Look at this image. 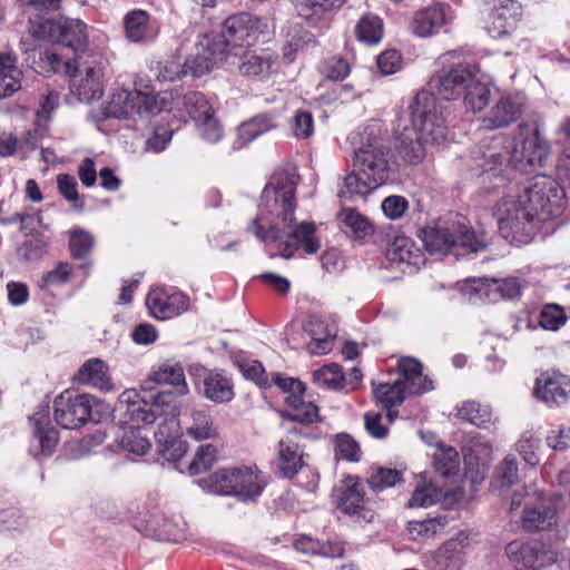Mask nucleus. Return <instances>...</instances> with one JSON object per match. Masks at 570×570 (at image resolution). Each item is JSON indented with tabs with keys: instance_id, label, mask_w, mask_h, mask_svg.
Here are the masks:
<instances>
[{
	"instance_id": "8fccbe9b",
	"label": "nucleus",
	"mask_w": 570,
	"mask_h": 570,
	"mask_svg": "<svg viewBox=\"0 0 570 570\" xmlns=\"http://www.w3.org/2000/svg\"><path fill=\"white\" fill-rule=\"evenodd\" d=\"M274 126L272 118L268 116H257L249 121L243 122L237 129V135L244 144H247L271 130Z\"/></svg>"
},
{
	"instance_id": "aec40b11",
	"label": "nucleus",
	"mask_w": 570,
	"mask_h": 570,
	"mask_svg": "<svg viewBox=\"0 0 570 570\" xmlns=\"http://www.w3.org/2000/svg\"><path fill=\"white\" fill-rule=\"evenodd\" d=\"M188 304V298L183 293H170L164 288H154L146 297L150 314L158 320H169L180 315L187 311Z\"/></svg>"
},
{
	"instance_id": "0eeeda50",
	"label": "nucleus",
	"mask_w": 570,
	"mask_h": 570,
	"mask_svg": "<svg viewBox=\"0 0 570 570\" xmlns=\"http://www.w3.org/2000/svg\"><path fill=\"white\" fill-rule=\"evenodd\" d=\"M501 235L518 245L529 243L540 229V224L520 195L504 196L494 206Z\"/></svg>"
},
{
	"instance_id": "4468645a",
	"label": "nucleus",
	"mask_w": 570,
	"mask_h": 570,
	"mask_svg": "<svg viewBox=\"0 0 570 570\" xmlns=\"http://www.w3.org/2000/svg\"><path fill=\"white\" fill-rule=\"evenodd\" d=\"M476 70L469 65H456L449 69L443 67L429 82L431 92L444 100H455L463 95Z\"/></svg>"
},
{
	"instance_id": "37998d69",
	"label": "nucleus",
	"mask_w": 570,
	"mask_h": 570,
	"mask_svg": "<svg viewBox=\"0 0 570 570\" xmlns=\"http://www.w3.org/2000/svg\"><path fill=\"white\" fill-rule=\"evenodd\" d=\"M340 219L345 228L356 238H364L373 232L367 218L355 209L343 208L340 213Z\"/></svg>"
},
{
	"instance_id": "6e6552de",
	"label": "nucleus",
	"mask_w": 570,
	"mask_h": 570,
	"mask_svg": "<svg viewBox=\"0 0 570 570\" xmlns=\"http://www.w3.org/2000/svg\"><path fill=\"white\" fill-rule=\"evenodd\" d=\"M166 95L155 94L149 85L135 81V90H115L104 106L107 118H128L134 115L148 117L166 108Z\"/></svg>"
},
{
	"instance_id": "09e8293b",
	"label": "nucleus",
	"mask_w": 570,
	"mask_h": 570,
	"mask_svg": "<svg viewBox=\"0 0 570 570\" xmlns=\"http://www.w3.org/2000/svg\"><path fill=\"white\" fill-rule=\"evenodd\" d=\"M35 440L43 455L53 452L58 442V432L49 425L45 417L35 420Z\"/></svg>"
},
{
	"instance_id": "f257e3e1",
	"label": "nucleus",
	"mask_w": 570,
	"mask_h": 570,
	"mask_svg": "<svg viewBox=\"0 0 570 570\" xmlns=\"http://www.w3.org/2000/svg\"><path fill=\"white\" fill-rule=\"evenodd\" d=\"M295 188L293 175L275 174L263 190L259 214L248 226V230L262 242H279V255L286 259L293 257L299 246L309 255L321 248L314 223L293 225Z\"/></svg>"
},
{
	"instance_id": "c03bdc74",
	"label": "nucleus",
	"mask_w": 570,
	"mask_h": 570,
	"mask_svg": "<svg viewBox=\"0 0 570 570\" xmlns=\"http://www.w3.org/2000/svg\"><path fill=\"white\" fill-rule=\"evenodd\" d=\"M61 21L41 16L30 17V33L33 38L58 42Z\"/></svg>"
},
{
	"instance_id": "603ef678",
	"label": "nucleus",
	"mask_w": 570,
	"mask_h": 570,
	"mask_svg": "<svg viewBox=\"0 0 570 570\" xmlns=\"http://www.w3.org/2000/svg\"><path fill=\"white\" fill-rule=\"evenodd\" d=\"M181 104L184 109L195 121H199V119L213 111L206 97L198 91H190L184 95Z\"/></svg>"
},
{
	"instance_id": "4be33fe9",
	"label": "nucleus",
	"mask_w": 570,
	"mask_h": 570,
	"mask_svg": "<svg viewBox=\"0 0 570 570\" xmlns=\"http://www.w3.org/2000/svg\"><path fill=\"white\" fill-rule=\"evenodd\" d=\"M535 395L549 406H559L570 399V377L559 372H546L535 381Z\"/></svg>"
},
{
	"instance_id": "e433bc0d",
	"label": "nucleus",
	"mask_w": 570,
	"mask_h": 570,
	"mask_svg": "<svg viewBox=\"0 0 570 570\" xmlns=\"http://www.w3.org/2000/svg\"><path fill=\"white\" fill-rule=\"evenodd\" d=\"M204 392L207 399L216 403L229 402L234 396L229 380L218 372H210L205 376Z\"/></svg>"
},
{
	"instance_id": "39448f33",
	"label": "nucleus",
	"mask_w": 570,
	"mask_h": 570,
	"mask_svg": "<svg viewBox=\"0 0 570 570\" xmlns=\"http://www.w3.org/2000/svg\"><path fill=\"white\" fill-rule=\"evenodd\" d=\"M353 170L344 178L340 197L365 196L387 178L389 163L381 145L368 144L354 153Z\"/></svg>"
},
{
	"instance_id": "6ab92c4d",
	"label": "nucleus",
	"mask_w": 570,
	"mask_h": 570,
	"mask_svg": "<svg viewBox=\"0 0 570 570\" xmlns=\"http://www.w3.org/2000/svg\"><path fill=\"white\" fill-rule=\"evenodd\" d=\"M307 435L301 426L287 429V435L282 438L277 444V462L282 474L286 478H293L304 465V453L301 445L296 442L297 436Z\"/></svg>"
},
{
	"instance_id": "2f4dec72",
	"label": "nucleus",
	"mask_w": 570,
	"mask_h": 570,
	"mask_svg": "<svg viewBox=\"0 0 570 570\" xmlns=\"http://www.w3.org/2000/svg\"><path fill=\"white\" fill-rule=\"evenodd\" d=\"M387 257L392 263H406L411 266L424 264L425 258L415 247L412 239L405 236L396 237L387 249Z\"/></svg>"
},
{
	"instance_id": "c756f323",
	"label": "nucleus",
	"mask_w": 570,
	"mask_h": 570,
	"mask_svg": "<svg viewBox=\"0 0 570 570\" xmlns=\"http://www.w3.org/2000/svg\"><path fill=\"white\" fill-rule=\"evenodd\" d=\"M11 52L0 53V99L13 95L21 88V71Z\"/></svg>"
},
{
	"instance_id": "393cba45",
	"label": "nucleus",
	"mask_w": 570,
	"mask_h": 570,
	"mask_svg": "<svg viewBox=\"0 0 570 570\" xmlns=\"http://www.w3.org/2000/svg\"><path fill=\"white\" fill-rule=\"evenodd\" d=\"M520 17V3L514 0H503L490 16V22L487 27L488 32L494 39L511 35L515 30Z\"/></svg>"
},
{
	"instance_id": "1a4fd4ad",
	"label": "nucleus",
	"mask_w": 570,
	"mask_h": 570,
	"mask_svg": "<svg viewBox=\"0 0 570 570\" xmlns=\"http://www.w3.org/2000/svg\"><path fill=\"white\" fill-rule=\"evenodd\" d=\"M204 488L220 495H234L246 502L258 498L264 490V481L250 468L222 469L203 480Z\"/></svg>"
},
{
	"instance_id": "f03ea898",
	"label": "nucleus",
	"mask_w": 570,
	"mask_h": 570,
	"mask_svg": "<svg viewBox=\"0 0 570 570\" xmlns=\"http://www.w3.org/2000/svg\"><path fill=\"white\" fill-rule=\"evenodd\" d=\"M412 127L396 131L395 148L407 163H420L425 155L424 145H439L446 138L448 127L438 109L433 92L422 90L415 95L411 105Z\"/></svg>"
},
{
	"instance_id": "ddd939ff",
	"label": "nucleus",
	"mask_w": 570,
	"mask_h": 570,
	"mask_svg": "<svg viewBox=\"0 0 570 570\" xmlns=\"http://www.w3.org/2000/svg\"><path fill=\"white\" fill-rule=\"evenodd\" d=\"M91 397L66 391L56 397L53 416L63 429H77L91 419Z\"/></svg>"
},
{
	"instance_id": "412c9836",
	"label": "nucleus",
	"mask_w": 570,
	"mask_h": 570,
	"mask_svg": "<svg viewBox=\"0 0 570 570\" xmlns=\"http://www.w3.org/2000/svg\"><path fill=\"white\" fill-rule=\"evenodd\" d=\"M523 105L524 98L521 95L501 96L483 116V127L487 129H498L511 125L520 117Z\"/></svg>"
},
{
	"instance_id": "58836bf2",
	"label": "nucleus",
	"mask_w": 570,
	"mask_h": 570,
	"mask_svg": "<svg viewBox=\"0 0 570 570\" xmlns=\"http://www.w3.org/2000/svg\"><path fill=\"white\" fill-rule=\"evenodd\" d=\"M463 94L465 107L476 112L489 104L491 90L488 83L480 80L476 70Z\"/></svg>"
},
{
	"instance_id": "4d7b16f0",
	"label": "nucleus",
	"mask_w": 570,
	"mask_h": 570,
	"mask_svg": "<svg viewBox=\"0 0 570 570\" xmlns=\"http://www.w3.org/2000/svg\"><path fill=\"white\" fill-rule=\"evenodd\" d=\"M433 463L443 476H448L455 472L459 465V454L451 446H440L433 454Z\"/></svg>"
},
{
	"instance_id": "5701e85b",
	"label": "nucleus",
	"mask_w": 570,
	"mask_h": 570,
	"mask_svg": "<svg viewBox=\"0 0 570 570\" xmlns=\"http://www.w3.org/2000/svg\"><path fill=\"white\" fill-rule=\"evenodd\" d=\"M194 52L196 57L204 58V65H198L195 69L197 73H207L214 68L229 59L226 41L219 35H204L195 43Z\"/></svg>"
},
{
	"instance_id": "338daca9",
	"label": "nucleus",
	"mask_w": 570,
	"mask_h": 570,
	"mask_svg": "<svg viewBox=\"0 0 570 570\" xmlns=\"http://www.w3.org/2000/svg\"><path fill=\"white\" fill-rule=\"evenodd\" d=\"M547 444L554 451H564L570 448V425H559L551 429L546 438Z\"/></svg>"
},
{
	"instance_id": "cd10ccee",
	"label": "nucleus",
	"mask_w": 570,
	"mask_h": 570,
	"mask_svg": "<svg viewBox=\"0 0 570 570\" xmlns=\"http://www.w3.org/2000/svg\"><path fill=\"white\" fill-rule=\"evenodd\" d=\"M75 380L79 384L89 385L102 391L112 389L109 370L100 358H90L78 370Z\"/></svg>"
},
{
	"instance_id": "7c9ffc66",
	"label": "nucleus",
	"mask_w": 570,
	"mask_h": 570,
	"mask_svg": "<svg viewBox=\"0 0 570 570\" xmlns=\"http://www.w3.org/2000/svg\"><path fill=\"white\" fill-rule=\"evenodd\" d=\"M520 554L521 559L513 570H539L556 561L554 554L538 542L523 544Z\"/></svg>"
},
{
	"instance_id": "49530a36",
	"label": "nucleus",
	"mask_w": 570,
	"mask_h": 570,
	"mask_svg": "<svg viewBox=\"0 0 570 570\" xmlns=\"http://www.w3.org/2000/svg\"><path fill=\"white\" fill-rule=\"evenodd\" d=\"M518 461L513 455H507L497 466L493 485L497 488L511 487L519 482Z\"/></svg>"
},
{
	"instance_id": "5fc2aeb1",
	"label": "nucleus",
	"mask_w": 570,
	"mask_h": 570,
	"mask_svg": "<svg viewBox=\"0 0 570 570\" xmlns=\"http://www.w3.org/2000/svg\"><path fill=\"white\" fill-rule=\"evenodd\" d=\"M441 495V490L438 489L433 483L424 482L422 484H417L411 499L409 500L407 505L410 508H428L436 503Z\"/></svg>"
},
{
	"instance_id": "a18cd8bd",
	"label": "nucleus",
	"mask_w": 570,
	"mask_h": 570,
	"mask_svg": "<svg viewBox=\"0 0 570 570\" xmlns=\"http://www.w3.org/2000/svg\"><path fill=\"white\" fill-rule=\"evenodd\" d=\"M149 16L146 11L136 10L125 17V31L128 39L138 42L145 39L149 30Z\"/></svg>"
},
{
	"instance_id": "423d86ee",
	"label": "nucleus",
	"mask_w": 570,
	"mask_h": 570,
	"mask_svg": "<svg viewBox=\"0 0 570 570\" xmlns=\"http://www.w3.org/2000/svg\"><path fill=\"white\" fill-rule=\"evenodd\" d=\"M558 490L550 494H527L521 522L528 531H546L557 524V514L570 503V472H561L558 476Z\"/></svg>"
},
{
	"instance_id": "a878e982",
	"label": "nucleus",
	"mask_w": 570,
	"mask_h": 570,
	"mask_svg": "<svg viewBox=\"0 0 570 570\" xmlns=\"http://www.w3.org/2000/svg\"><path fill=\"white\" fill-rule=\"evenodd\" d=\"M305 328L312 337V341L307 345L311 353L326 354L332 350L333 338L337 333V328L334 324H328L322 316L312 315Z\"/></svg>"
},
{
	"instance_id": "69168bd1",
	"label": "nucleus",
	"mask_w": 570,
	"mask_h": 570,
	"mask_svg": "<svg viewBox=\"0 0 570 570\" xmlns=\"http://www.w3.org/2000/svg\"><path fill=\"white\" fill-rule=\"evenodd\" d=\"M196 122L199 132L205 140L209 142H217L223 137V128L219 121L214 117L213 111Z\"/></svg>"
},
{
	"instance_id": "2eb2a0df",
	"label": "nucleus",
	"mask_w": 570,
	"mask_h": 570,
	"mask_svg": "<svg viewBox=\"0 0 570 570\" xmlns=\"http://www.w3.org/2000/svg\"><path fill=\"white\" fill-rule=\"evenodd\" d=\"M275 384L289 395L285 399L286 403L292 407L285 413L284 417L302 425L314 423L318 420V409L312 402L303 400L305 391L301 381L292 377H283L276 375Z\"/></svg>"
},
{
	"instance_id": "ea45409f",
	"label": "nucleus",
	"mask_w": 570,
	"mask_h": 570,
	"mask_svg": "<svg viewBox=\"0 0 570 570\" xmlns=\"http://www.w3.org/2000/svg\"><path fill=\"white\" fill-rule=\"evenodd\" d=\"M119 445L136 455H144L150 449V442L147 434L142 433L140 426L130 425L122 428L121 434L117 436Z\"/></svg>"
},
{
	"instance_id": "4c0bfd02",
	"label": "nucleus",
	"mask_w": 570,
	"mask_h": 570,
	"mask_svg": "<svg viewBox=\"0 0 570 570\" xmlns=\"http://www.w3.org/2000/svg\"><path fill=\"white\" fill-rule=\"evenodd\" d=\"M180 422L174 416L165 417L163 422L158 424L155 431L156 441L163 446L161 452L168 453L171 448L177 446L178 450L184 451V442L178 439Z\"/></svg>"
},
{
	"instance_id": "3c124183",
	"label": "nucleus",
	"mask_w": 570,
	"mask_h": 570,
	"mask_svg": "<svg viewBox=\"0 0 570 570\" xmlns=\"http://www.w3.org/2000/svg\"><path fill=\"white\" fill-rule=\"evenodd\" d=\"M95 245V238L91 233L82 228H76L70 232L69 249L76 259L86 258Z\"/></svg>"
},
{
	"instance_id": "de8ad7c7",
	"label": "nucleus",
	"mask_w": 570,
	"mask_h": 570,
	"mask_svg": "<svg viewBox=\"0 0 570 570\" xmlns=\"http://www.w3.org/2000/svg\"><path fill=\"white\" fill-rule=\"evenodd\" d=\"M313 381L321 387L337 390L343 387L345 377L342 367L338 364L332 363L314 371Z\"/></svg>"
},
{
	"instance_id": "b1692460",
	"label": "nucleus",
	"mask_w": 570,
	"mask_h": 570,
	"mask_svg": "<svg viewBox=\"0 0 570 570\" xmlns=\"http://www.w3.org/2000/svg\"><path fill=\"white\" fill-rule=\"evenodd\" d=\"M452 21L450 9L434 4L419 10L410 24L412 32L421 38L431 37Z\"/></svg>"
},
{
	"instance_id": "bb28decb",
	"label": "nucleus",
	"mask_w": 570,
	"mask_h": 570,
	"mask_svg": "<svg viewBox=\"0 0 570 570\" xmlns=\"http://www.w3.org/2000/svg\"><path fill=\"white\" fill-rule=\"evenodd\" d=\"M185 433L196 441L215 439L218 435L212 415L203 409H194L184 415Z\"/></svg>"
},
{
	"instance_id": "f8f14e48",
	"label": "nucleus",
	"mask_w": 570,
	"mask_h": 570,
	"mask_svg": "<svg viewBox=\"0 0 570 570\" xmlns=\"http://www.w3.org/2000/svg\"><path fill=\"white\" fill-rule=\"evenodd\" d=\"M267 24L250 13L242 12L228 17L224 24L219 37L226 41V46L237 48L243 46H252L259 40L265 33Z\"/></svg>"
},
{
	"instance_id": "473e14b6",
	"label": "nucleus",
	"mask_w": 570,
	"mask_h": 570,
	"mask_svg": "<svg viewBox=\"0 0 570 570\" xmlns=\"http://www.w3.org/2000/svg\"><path fill=\"white\" fill-rule=\"evenodd\" d=\"M475 291H484V296L489 302H495L500 298H513L520 293L519 281L514 277L497 279L487 278L479 282Z\"/></svg>"
},
{
	"instance_id": "a19ab883",
	"label": "nucleus",
	"mask_w": 570,
	"mask_h": 570,
	"mask_svg": "<svg viewBox=\"0 0 570 570\" xmlns=\"http://www.w3.org/2000/svg\"><path fill=\"white\" fill-rule=\"evenodd\" d=\"M355 33L361 42L376 45L383 38V21L379 16L366 13L357 22Z\"/></svg>"
},
{
	"instance_id": "7ed1b4c3",
	"label": "nucleus",
	"mask_w": 570,
	"mask_h": 570,
	"mask_svg": "<svg viewBox=\"0 0 570 570\" xmlns=\"http://www.w3.org/2000/svg\"><path fill=\"white\" fill-rule=\"evenodd\" d=\"M550 155V145L541 136L538 126L530 127L523 125L520 127L519 136L501 146L500 141L481 151L480 157H475L476 165L482 170H492L507 163L517 170L531 175L542 168Z\"/></svg>"
},
{
	"instance_id": "9d476101",
	"label": "nucleus",
	"mask_w": 570,
	"mask_h": 570,
	"mask_svg": "<svg viewBox=\"0 0 570 570\" xmlns=\"http://www.w3.org/2000/svg\"><path fill=\"white\" fill-rule=\"evenodd\" d=\"M456 218L453 222L429 225L421 230L419 236L426 250L432 254L446 253L452 247L460 246L474 253L484 247V244L466 229L464 223L458 216Z\"/></svg>"
},
{
	"instance_id": "052dcab7",
	"label": "nucleus",
	"mask_w": 570,
	"mask_h": 570,
	"mask_svg": "<svg viewBox=\"0 0 570 570\" xmlns=\"http://www.w3.org/2000/svg\"><path fill=\"white\" fill-rule=\"evenodd\" d=\"M186 75H188V71L185 62L181 63L177 58H169L157 65L156 77L160 81H175Z\"/></svg>"
},
{
	"instance_id": "79ce46f5",
	"label": "nucleus",
	"mask_w": 570,
	"mask_h": 570,
	"mask_svg": "<svg viewBox=\"0 0 570 570\" xmlns=\"http://www.w3.org/2000/svg\"><path fill=\"white\" fill-rule=\"evenodd\" d=\"M405 392H407V387L401 380L395 381L393 384H379L373 389L375 400L385 409L401 404L404 401Z\"/></svg>"
},
{
	"instance_id": "680f3d73",
	"label": "nucleus",
	"mask_w": 570,
	"mask_h": 570,
	"mask_svg": "<svg viewBox=\"0 0 570 570\" xmlns=\"http://www.w3.org/2000/svg\"><path fill=\"white\" fill-rule=\"evenodd\" d=\"M566 321L567 316L561 306L548 304L541 311L539 323L544 330L557 331L566 323Z\"/></svg>"
},
{
	"instance_id": "bf43d9fd",
	"label": "nucleus",
	"mask_w": 570,
	"mask_h": 570,
	"mask_svg": "<svg viewBox=\"0 0 570 570\" xmlns=\"http://www.w3.org/2000/svg\"><path fill=\"white\" fill-rule=\"evenodd\" d=\"M540 439L535 438L532 432H524L517 443V451L523 458V460L534 466L539 463L537 450L539 449Z\"/></svg>"
},
{
	"instance_id": "72a5a7b5",
	"label": "nucleus",
	"mask_w": 570,
	"mask_h": 570,
	"mask_svg": "<svg viewBox=\"0 0 570 570\" xmlns=\"http://www.w3.org/2000/svg\"><path fill=\"white\" fill-rule=\"evenodd\" d=\"M149 380L157 384H169L179 395L188 393L183 367L178 364L164 363L150 372Z\"/></svg>"
},
{
	"instance_id": "20e7f679",
	"label": "nucleus",
	"mask_w": 570,
	"mask_h": 570,
	"mask_svg": "<svg viewBox=\"0 0 570 570\" xmlns=\"http://www.w3.org/2000/svg\"><path fill=\"white\" fill-rule=\"evenodd\" d=\"M40 59L48 66L46 71L65 72L71 78L70 90L81 102L100 99L104 95V80L108 62L104 58L86 62L82 69L71 60H62L60 56L47 50L39 51Z\"/></svg>"
},
{
	"instance_id": "6e6d98bb",
	"label": "nucleus",
	"mask_w": 570,
	"mask_h": 570,
	"mask_svg": "<svg viewBox=\"0 0 570 570\" xmlns=\"http://www.w3.org/2000/svg\"><path fill=\"white\" fill-rule=\"evenodd\" d=\"M57 185L59 193L65 197V199L71 203L76 210L82 212L85 202L78 193L76 178L68 174H59L57 176Z\"/></svg>"
},
{
	"instance_id": "864d4df0",
	"label": "nucleus",
	"mask_w": 570,
	"mask_h": 570,
	"mask_svg": "<svg viewBox=\"0 0 570 570\" xmlns=\"http://www.w3.org/2000/svg\"><path fill=\"white\" fill-rule=\"evenodd\" d=\"M344 0H294L295 8L301 17L308 20L323 12L340 7Z\"/></svg>"
},
{
	"instance_id": "774afa93",
	"label": "nucleus",
	"mask_w": 570,
	"mask_h": 570,
	"mask_svg": "<svg viewBox=\"0 0 570 570\" xmlns=\"http://www.w3.org/2000/svg\"><path fill=\"white\" fill-rule=\"evenodd\" d=\"M402 59L396 50H386L377 57V68L383 75H393L401 69Z\"/></svg>"
},
{
	"instance_id": "f704fd0d",
	"label": "nucleus",
	"mask_w": 570,
	"mask_h": 570,
	"mask_svg": "<svg viewBox=\"0 0 570 570\" xmlns=\"http://www.w3.org/2000/svg\"><path fill=\"white\" fill-rule=\"evenodd\" d=\"M58 43L71 48L75 51L81 50L87 45L86 24L80 20L65 19L60 22Z\"/></svg>"
},
{
	"instance_id": "9b49d317",
	"label": "nucleus",
	"mask_w": 570,
	"mask_h": 570,
	"mask_svg": "<svg viewBox=\"0 0 570 570\" xmlns=\"http://www.w3.org/2000/svg\"><path fill=\"white\" fill-rule=\"evenodd\" d=\"M521 196L529 209L535 214L539 224L560 216L566 204L564 190L548 176L538 177Z\"/></svg>"
},
{
	"instance_id": "a211bd4d",
	"label": "nucleus",
	"mask_w": 570,
	"mask_h": 570,
	"mask_svg": "<svg viewBox=\"0 0 570 570\" xmlns=\"http://www.w3.org/2000/svg\"><path fill=\"white\" fill-rule=\"evenodd\" d=\"M337 508L345 514L356 515L366 521L374 518L371 510L364 508V489L357 476H345L336 488Z\"/></svg>"
},
{
	"instance_id": "13d9d810",
	"label": "nucleus",
	"mask_w": 570,
	"mask_h": 570,
	"mask_svg": "<svg viewBox=\"0 0 570 570\" xmlns=\"http://www.w3.org/2000/svg\"><path fill=\"white\" fill-rule=\"evenodd\" d=\"M217 458V450L212 444L202 445L188 465L190 474H200L212 468Z\"/></svg>"
},
{
	"instance_id": "e2e57ef3",
	"label": "nucleus",
	"mask_w": 570,
	"mask_h": 570,
	"mask_svg": "<svg viewBox=\"0 0 570 570\" xmlns=\"http://www.w3.org/2000/svg\"><path fill=\"white\" fill-rule=\"evenodd\" d=\"M401 482V473L394 469H377L368 479L373 491H383Z\"/></svg>"
},
{
	"instance_id": "c9c22d12",
	"label": "nucleus",
	"mask_w": 570,
	"mask_h": 570,
	"mask_svg": "<svg viewBox=\"0 0 570 570\" xmlns=\"http://www.w3.org/2000/svg\"><path fill=\"white\" fill-rule=\"evenodd\" d=\"M458 416L482 429H487L498 421L489 405L473 401L463 402L458 407Z\"/></svg>"
},
{
	"instance_id": "dca6fc26",
	"label": "nucleus",
	"mask_w": 570,
	"mask_h": 570,
	"mask_svg": "<svg viewBox=\"0 0 570 570\" xmlns=\"http://www.w3.org/2000/svg\"><path fill=\"white\" fill-rule=\"evenodd\" d=\"M115 411L124 417L121 423L136 426L151 424L160 416L159 407L145 401L135 390L120 394Z\"/></svg>"
},
{
	"instance_id": "f3484780",
	"label": "nucleus",
	"mask_w": 570,
	"mask_h": 570,
	"mask_svg": "<svg viewBox=\"0 0 570 570\" xmlns=\"http://www.w3.org/2000/svg\"><path fill=\"white\" fill-rule=\"evenodd\" d=\"M229 59L242 76L253 78L268 77L277 63V56L265 49L235 51Z\"/></svg>"
},
{
	"instance_id": "c85d7f7f",
	"label": "nucleus",
	"mask_w": 570,
	"mask_h": 570,
	"mask_svg": "<svg viewBox=\"0 0 570 570\" xmlns=\"http://www.w3.org/2000/svg\"><path fill=\"white\" fill-rule=\"evenodd\" d=\"M399 370L410 394H421L433 389L432 381L422 374L421 363L412 357L399 362Z\"/></svg>"
},
{
	"instance_id": "0e129e2a",
	"label": "nucleus",
	"mask_w": 570,
	"mask_h": 570,
	"mask_svg": "<svg viewBox=\"0 0 570 570\" xmlns=\"http://www.w3.org/2000/svg\"><path fill=\"white\" fill-rule=\"evenodd\" d=\"M336 454L342 459L356 462L360 459V445L348 434H337L335 440Z\"/></svg>"
}]
</instances>
